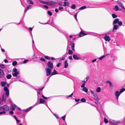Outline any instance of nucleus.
Here are the masks:
<instances>
[{"label":"nucleus","instance_id":"57","mask_svg":"<svg viewBox=\"0 0 125 125\" xmlns=\"http://www.w3.org/2000/svg\"><path fill=\"white\" fill-rule=\"evenodd\" d=\"M6 113V112L5 111H2L1 112H0V114H4Z\"/></svg>","mask_w":125,"mask_h":125},{"label":"nucleus","instance_id":"46","mask_svg":"<svg viewBox=\"0 0 125 125\" xmlns=\"http://www.w3.org/2000/svg\"><path fill=\"white\" fill-rule=\"evenodd\" d=\"M45 58L46 59H47V60H49L50 59V58L48 56H45Z\"/></svg>","mask_w":125,"mask_h":125},{"label":"nucleus","instance_id":"23","mask_svg":"<svg viewBox=\"0 0 125 125\" xmlns=\"http://www.w3.org/2000/svg\"><path fill=\"white\" fill-rule=\"evenodd\" d=\"M40 102L39 103L40 104H42L44 102H46L42 98H41L40 99Z\"/></svg>","mask_w":125,"mask_h":125},{"label":"nucleus","instance_id":"35","mask_svg":"<svg viewBox=\"0 0 125 125\" xmlns=\"http://www.w3.org/2000/svg\"><path fill=\"white\" fill-rule=\"evenodd\" d=\"M32 6L31 5H29V6L27 7L26 8L27 10H28L29 9H30L31 8V7Z\"/></svg>","mask_w":125,"mask_h":125},{"label":"nucleus","instance_id":"64","mask_svg":"<svg viewBox=\"0 0 125 125\" xmlns=\"http://www.w3.org/2000/svg\"><path fill=\"white\" fill-rule=\"evenodd\" d=\"M55 12H58V10L57 9H55Z\"/></svg>","mask_w":125,"mask_h":125},{"label":"nucleus","instance_id":"27","mask_svg":"<svg viewBox=\"0 0 125 125\" xmlns=\"http://www.w3.org/2000/svg\"><path fill=\"white\" fill-rule=\"evenodd\" d=\"M83 90L85 92H87L88 91V88L86 87H84L83 88Z\"/></svg>","mask_w":125,"mask_h":125},{"label":"nucleus","instance_id":"42","mask_svg":"<svg viewBox=\"0 0 125 125\" xmlns=\"http://www.w3.org/2000/svg\"><path fill=\"white\" fill-rule=\"evenodd\" d=\"M14 117L15 118V119L16 121H17V123H19V122L20 120H18L17 119L16 116H14Z\"/></svg>","mask_w":125,"mask_h":125},{"label":"nucleus","instance_id":"28","mask_svg":"<svg viewBox=\"0 0 125 125\" xmlns=\"http://www.w3.org/2000/svg\"><path fill=\"white\" fill-rule=\"evenodd\" d=\"M17 62L16 61H14L12 62V65L14 66H15L17 64Z\"/></svg>","mask_w":125,"mask_h":125},{"label":"nucleus","instance_id":"30","mask_svg":"<svg viewBox=\"0 0 125 125\" xmlns=\"http://www.w3.org/2000/svg\"><path fill=\"white\" fill-rule=\"evenodd\" d=\"M114 10L116 11H117L118 10V7L117 5H115L114 7Z\"/></svg>","mask_w":125,"mask_h":125},{"label":"nucleus","instance_id":"4","mask_svg":"<svg viewBox=\"0 0 125 125\" xmlns=\"http://www.w3.org/2000/svg\"><path fill=\"white\" fill-rule=\"evenodd\" d=\"M47 66L48 68L50 69H52L53 68V65L51 61H49L47 63Z\"/></svg>","mask_w":125,"mask_h":125},{"label":"nucleus","instance_id":"43","mask_svg":"<svg viewBox=\"0 0 125 125\" xmlns=\"http://www.w3.org/2000/svg\"><path fill=\"white\" fill-rule=\"evenodd\" d=\"M40 60L44 62H45L46 61L45 59L44 58H41L40 59Z\"/></svg>","mask_w":125,"mask_h":125},{"label":"nucleus","instance_id":"15","mask_svg":"<svg viewBox=\"0 0 125 125\" xmlns=\"http://www.w3.org/2000/svg\"><path fill=\"white\" fill-rule=\"evenodd\" d=\"M119 21V19L118 18H116L114 21L113 22V24H114L118 23V21Z\"/></svg>","mask_w":125,"mask_h":125},{"label":"nucleus","instance_id":"29","mask_svg":"<svg viewBox=\"0 0 125 125\" xmlns=\"http://www.w3.org/2000/svg\"><path fill=\"white\" fill-rule=\"evenodd\" d=\"M0 67L2 69H4L6 68V66L4 64H1L0 65Z\"/></svg>","mask_w":125,"mask_h":125},{"label":"nucleus","instance_id":"38","mask_svg":"<svg viewBox=\"0 0 125 125\" xmlns=\"http://www.w3.org/2000/svg\"><path fill=\"white\" fill-rule=\"evenodd\" d=\"M48 14L50 16H51L52 15V13L50 11H48L47 12Z\"/></svg>","mask_w":125,"mask_h":125},{"label":"nucleus","instance_id":"39","mask_svg":"<svg viewBox=\"0 0 125 125\" xmlns=\"http://www.w3.org/2000/svg\"><path fill=\"white\" fill-rule=\"evenodd\" d=\"M125 90V88H123L120 90V92L121 93L124 92Z\"/></svg>","mask_w":125,"mask_h":125},{"label":"nucleus","instance_id":"6","mask_svg":"<svg viewBox=\"0 0 125 125\" xmlns=\"http://www.w3.org/2000/svg\"><path fill=\"white\" fill-rule=\"evenodd\" d=\"M4 76V74L3 71L0 69V78H3Z\"/></svg>","mask_w":125,"mask_h":125},{"label":"nucleus","instance_id":"3","mask_svg":"<svg viewBox=\"0 0 125 125\" xmlns=\"http://www.w3.org/2000/svg\"><path fill=\"white\" fill-rule=\"evenodd\" d=\"M45 70L46 72V75L47 76L51 75V69L46 68H45Z\"/></svg>","mask_w":125,"mask_h":125},{"label":"nucleus","instance_id":"53","mask_svg":"<svg viewBox=\"0 0 125 125\" xmlns=\"http://www.w3.org/2000/svg\"><path fill=\"white\" fill-rule=\"evenodd\" d=\"M40 2L41 3L44 4H46V3L47 2L44 1H40Z\"/></svg>","mask_w":125,"mask_h":125},{"label":"nucleus","instance_id":"37","mask_svg":"<svg viewBox=\"0 0 125 125\" xmlns=\"http://www.w3.org/2000/svg\"><path fill=\"white\" fill-rule=\"evenodd\" d=\"M71 8L73 9H75L76 8L75 5L74 4H73Z\"/></svg>","mask_w":125,"mask_h":125},{"label":"nucleus","instance_id":"16","mask_svg":"<svg viewBox=\"0 0 125 125\" xmlns=\"http://www.w3.org/2000/svg\"><path fill=\"white\" fill-rule=\"evenodd\" d=\"M57 74H58V73L57 72L55 69H54L53 71V72L51 73V75L50 76H51L52 75Z\"/></svg>","mask_w":125,"mask_h":125},{"label":"nucleus","instance_id":"51","mask_svg":"<svg viewBox=\"0 0 125 125\" xmlns=\"http://www.w3.org/2000/svg\"><path fill=\"white\" fill-rule=\"evenodd\" d=\"M69 59L70 60H73L72 57V56H70L69 57H68Z\"/></svg>","mask_w":125,"mask_h":125},{"label":"nucleus","instance_id":"58","mask_svg":"<svg viewBox=\"0 0 125 125\" xmlns=\"http://www.w3.org/2000/svg\"><path fill=\"white\" fill-rule=\"evenodd\" d=\"M11 108H12V110H15V108L14 107V106H13V105H12V106Z\"/></svg>","mask_w":125,"mask_h":125},{"label":"nucleus","instance_id":"40","mask_svg":"<svg viewBox=\"0 0 125 125\" xmlns=\"http://www.w3.org/2000/svg\"><path fill=\"white\" fill-rule=\"evenodd\" d=\"M104 121L105 124L108 123V121L107 120V119L105 118H104Z\"/></svg>","mask_w":125,"mask_h":125},{"label":"nucleus","instance_id":"8","mask_svg":"<svg viewBox=\"0 0 125 125\" xmlns=\"http://www.w3.org/2000/svg\"><path fill=\"white\" fill-rule=\"evenodd\" d=\"M104 39L106 41H108V42H109L111 40L109 36L106 35H105Z\"/></svg>","mask_w":125,"mask_h":125},{"label":"nucleus","instance_id":"45","mask_svg":"<svg viewBox=\"0 0 125 125\" xmlns=\"http://www.w3.org/2000/svg\"><path fill=\"white\" fill-rule=\"evenodd\" d=\"M105 56V55H103V56H101V57H100L99 58V59L100 60H102L103 58Z\"/></svg>","mask_w":125,"mask_h":125},{"label":"nucleus","instance_id":"62","mask_svg":"<svg viewBox=\"0 0 125 125\" xmlns=\"http://www.w3.org/2000/svg\"><path fill=\"white\" fill-rule=\"evenodd\" d=\"M28 61V60H24L23 62V63H25Z\"/></svg>","mask_w":125,"mask_h":125},{"label":"nucleus","instance_id":"52","mask_svg":"<svg viewBox=\"0 0 125 125\" xmlns=\"http://www.w3.org/2000/svg\"><path fill=\"white\" fill-rule=\"evenodd\" d=\"M42 97L44 99H46L47 98V97H45L43 95H42Z\"/></svg>","mask_w":125,"mask_h":125},{"label":"nucleus","instance_id":"14","mask_svg":"<svg viewBox=\"0 0 125 125\" xmlns=\"http://www.w3.org/2000/svg\"><path fill=\"white\" fill-rule=\"evenodd\" d=\"M73 58L76 60H79V58L78 57V56L75 54H74L73 55Z\"/></svg>","mask_w":125,"mask_h":125},{"label":"nucleus","instance_id":"22","mask_svg":"<svg viewBox=\"0 0 125 125\" xmlns=\"http://www.w3.org/2000/svg\"><path fill=\"white\" fill-rule=\"evenodd\" d=\"M32 108V107H31L27 108L26 109L24 110V111L25 112H27L30 111Z\"/></svg>","mask_w":125,"mask_h":125},{"label":"nucleus","instance_id":"17","mask_svg":"<svg viewBox=\"0 0 125 125\" xmlns=\"http://www.w3.org/2000/svg\"><path fill=\"white\" fill-rule=\"evenodd\" d=\"M64 67L65 68H67L68 67V63L67 62V60H65L64 62Z\"/></svg>","mask_w":125,"mask_h":125},{"label":"nucleus","instance_id":"31","mask_svg":"<svg viewBox=\"0 0 125 125\" xmlns=\"http://www.w3.org/2000/svg\"><path fill=\"white\" fill-rule=\"evenodd\" d=\"M86 8V7L85 6H83L81 7L79 9V10H82Z\"/></svg>","mask_w":125,"mask_h":125},{"label":"nucleus","instance_id":"2","mask_svg":"<svg viewBox=\"0 0 125 125\" xmlns=\"http://www.w3.org/2000/svg\"><path fill=\"white\" fill-rule=\"evenodd\" d=\"M110 121L112 124L114 125H117L118 124L121 123V122L119 121H115L113 120H111Z\"/></svg>","mask_w":125,"mask_h":125},{"label":"nucleus","instance_id":"59","mask_svg":"<svg viewBox=\"0 0 125 125\" xmlns=\"http://www.w3.org/2000/svg\"><path fill=\"white\" fill-rule=\"evenodd\" d=\"M85 84L84 83H83L82 85L81 86V87L82 88H84L85 87Z\"/></svg>","mask_w":125,"mask_h":125},{"label":"nucleus","instance_id":"47","mask_svg":"<svg viewBox=\"0 0 125 125\" xmlns=\"http://www.w3.org/2000/svg\"><path fill=\"white\" fill-rule=\"evenodd\" d=\"M17 70L16 68H14L13 69V72H17Z\"/></svg>","mask_w":125,"mask_h":125},{"label":"nucleus","instance_id":"1","mask_svg":"<svg viewBox=\"0 0 125 125\" xmlns=\"http://www.w3.org/2000/svg\"><path fill=\"white\" fill-rule=\"evenodd\" d=\"M9 110V107L6 105H4L0 107V111L3 110V111H6Z\"/></svg>","mask_w":125,"mask_h":125},{"label":"nucleus","instance_id":"5","mask_svg":"<svg viewBox=\"0 0 125 125\" xmlns=\"http://www.w3.org/2000/svg\"><path fill=\"white\" fill-rule=\"evenodd\" d=\"M4 91L6 92V96L7 97H8L9 95V90L8 89L7 87L5 86L4 87Z\"/></svg>","mask_w":125,"mask_h":125},{"label":"nucleus","instance_id":"11","mask_svg":"<svg viewBox=\"0 0 125 125\" xmlns=\"http://www.w3.org/2000/svg\"><path fill=\"white\" fill-rule=\"evenodd\" d=\"M119 27V26L117 25H114V28L113 30V31H114V30H116Z\"/></svg>","mask_w":125,"mask_h":125},{"label":"nucleus","instance_id":"10","mask_svg":"<svg viewBox=\"0 0 125 125\" xmlns=\"http://www.w3.org/2000/svg\"><path fill=\"white\" fill-rule=\"evenodd\" d=\"M70 45L71 46V48L72 49L73 51H75L74 47H75V43H72L71 42L70 43Z\"/></svg>","mask_w":125,"mask_h":125},{"label":"nucleus","instance_id":"19","mask_svg":"<svg viewBox=\"0 0 125 125\" xmlns=\"http://www.w3.org/2000/svg\"><path fill=\"white\" fill-rule=\"evenodd\" d=\"M19 74V71H17V72H14L13 73H12V75L14 77L16 76L17 75Z\"/></svg>","mask_w":125,"mask_h":125},{"label":"nucleus","instance_id":"26","mask_svg":"<svg viewBox=\"0 0 125 125\" xmlns=\"http://www.w3.org/2000/svg\"><path fill=\"white\" fill-rule=\"evenodd\" d=\"M12 76L10 74H8L6 76L7 78L8 79H11Z\"/></svg>","mask_w":125,"mask_h":125},{"label":"nucleus","instance_id":"12","mask_svg":"<svg viewBox=\"0 0 125 125\" xmlns=\"http://www.w3.org/2000/svg\"><path fill=\"white\" fill-rule=\"evenodd\" d=\"M69 2L68 1H64V4L63 6H68L69 5Z\"/></svg>","mask_w":125,"mask_h":125},{"label":"nucleus","instance_id":"34","mask_svg":"<svg viewBox=\"0 0 125 125\" xmlns=\"http://www.w3.org/2000/svg\"><path fill=\"white\" fill-rule=\"evenodd\" d=\"M1 85L2 86H4L5 85V82H2L1 83Z\"/></svg>","mask_w":125,"mask_h":125},{"label":"nucleus","instance_id":"54","mask_svg":"<svg viewBox=\"0 0 125 125\" xmlns=\"http://www.w3.org/2000/svg\"><path fill=\"white\" fill-rule=\"evenodd\" d=\"M63 9V8L62 7H59L58 9L59 10H61Z\"/></svg>","mask_w":125,"mask_h":125},{"label":"nucleus","instance_id":"49","mask_svg":"<svg viewBox=\"0 0 125 125\" xmlns=\"http://www.w3.org/2000/svg\"><path fill=\"white\" fill-rule=\"evenodd\" d=\"M43 7L46 9H48L49 8L46 5H43Z\"/></svg>","mask_w":125,"mask_h":125},{"label":"nucleus","instance_id":"63","mask_svg":"<svg viewBox=\"0 0 125 125\" xmlns=\"http://www.w3.org/2000/svg\"><path fill=\"white\" fill-rule=\"evenodd\" d=\"M4 62L5 63H7L8 62V61L6 59H5L4 60Z\"/></svg>","mask_w":125,"mask_h":125},{"label":"nucleus","instance_id":"25","mask_svg":"<svg viewBox=\"0 0 125 125\" xmlns=\"http://www.w3.org/2000/svg\"><path fill=\"white\" fill-rule=\"evenodd\" d=\"M96 91L97 92H101V88L100 87H98L96 89Z\"/></svg>","mask_w":125,"mask_h":125},{"label":"nucleus","instance_id":"60","mask_svg":"<svg viewBox=\"0 0 125 125\" xmlns=\"http://www.w3.org/2000/svg\"><path fill=\"white\" fill-rule=\"evenodd\" d=\"M77 13H76L74 15V17L75 19L77 18Z\"/></svg>","mask_w":125,"mask_h":125},{"label":"nucleus","instance_id":"7","mask_svg":"<svg viewBox=\"0 0 125 125\" xmlns=\"http://www.w3.org/2000/svg\"><path fill=\"white\" fill-rule=\"evenodd\" d=\"M117 4L122 8L123 9L125 10V8L124 6V5L123 3L121 2L118 1L117 2Z\"/></svg>","mask_w":125,"mask_h":125},{"label":"nucleus","instance_id":"18","mask_svg":"<svg viewBox=\"0 0 125 125\" xmlns=\"http://www.w3.org/2000/svg\"><path fill=\"white\" fill-rule=\"evenodd\" d=\"M106 83L109 84V85L111 87H113V85L112 83L111 82L109 81H107L106 82Z\"/></svg>","mask_w":125,"mask_h":125},{"label":"nucleus","instance_id":"9","mask_svg":"<svg viewBox=\"0 0 125 125\" xmlns=\"http://www.w3.org/2000/svg\"><path fill=\"white\" fill-rule=\"evenodd\" d=\"M87 35L86 34H85L84 32H83V31H81L79 33V37H81L82 36H83L84 35Z\"/></svg>","mask_w":125,"mask_h":125},{"label":"nucleus","instance_id":"56","mask_svg":"<svg viewBox=\"0 0 125 125\" xmlns=\"http://www.w3.org/2000/svg\"><path fill=\"white\" fill-rule=\"evenodd\" d=\"M44 86L41 88H40L39 89V90H40V91H41V90H42L43 88H44Z\"/></svg>","mask_w":125,"mask_h":125},{"label":"nucleus","instance_id":"32","mask_svg":"<svg viewBox=\"0 0 125 125\" xmlns=\"http://www.w3.org/2000/svg\"><path fill=\"white\" fill-rule=\"evenodd\" d=\"M112 16L114 18H116L117 17V16L115 14H112Z\"/></svg>","mask_w":125,"mask_h":125},{"label":"nucleus","instance_id":"50","mask_svg":"<svg viewBox=\"0 0 125 125\" xmlns=\"http://www.w3.org/2000/svg\"><path fill=\"white\" fill-rule=\"evenodd\" d=\"M61 63L60 62L58 63L56 65V66L57 67H59L61 65Z\"/></svg>","mask_w":125,"mask_h":125},{"label":"nucleus","instance_id":"55","mask_svg":"<svg viewBox=\"0 0 125 125\" xmlns=\"http://www.w3.org/2000/svg\"><path fill=\"white\" fill-rule=\"evenodd\" d=\"M9 113L11 115H12L13 114V112L12 111H10L9 112Z\"/></svg>","mask_w":125,"mask_h":125},{"label":"nucleus","instance_id":"61","mask_svg":"<svg viewBox=\"0 0 125 125\" xmlns=\"http://www.w3.org/2000/svg\"><path fill=\"white\" fill-rule=\"evenodd\" d=\"M75 100L76 102H78L80 100V99H75Z\"/></svg>","mask_w":125,"mask_h":125},{"label":"nucleus","instance_id":"20","mask_svg":"<svg viewBox=\"0 0 125 125\" xmlns=\"http://www.w3.org/2000/svg\"><path fill=\"white\" fill-rule=\"evenodd\" d=\"M121 94L120 92L118 91H117L115 93V95L116 96H119Z\"/></svg>","mask_w":125,"mask_h":125},{"label":"nucleus","instance_id":"41","mask_svg":"<svg viewBox=\"0 0 125 125\" xmlns=\"http://www.w3.org/2000/svg\"><path fill=\"white\" fill-rule=\"evenodd\" d=\"M73 93H72L71 95H69L67 96L66 97L67 98H68L69 97H71L73 96Z\"/></svg>","mask_w":125,"mask_h":125},{"label":"nucleus","instance_id":"44","mask_svg":"<svg viewBox=\"0 0 125 125\" xmlns=\"http://www.w3.org/2000/svg\"><path fill=\"white\" fill-rule=\"evenodd\" d=\"M118 24L119 25V26H121L122 25V23L121 21H118Z\"/></svg>","mask_w":125,"mask_h":125},{"label":"nucleus","instance_id":"36","mask_svg":"<svg viewBox=\"0 0 125 125\" xmlns=\"http://www.w3.org/2000/svg\"><path fill=\"white\" fill-rule=\"evenodd\" d=\"M68 53L70 54H73V52L71 50H69L68 52Z\"/></svg>","mask_w":125,"mask_h":125},{"label":"nucleus","instance_id":"24","mask_svg":"<svg viewBox=\"0 0 125 125\" xmlns=\"http://www.w3.org/2000/svg\"><path fill=\"white\" fill-rule=\"evenodd\" d=\"M27 2H28V4H34L32 0H27Z\"/></svg>","mask_w":125,"mask_h":125},{"label":"nucleus","instance_id":"21","mask_svg":"<svg viewBox=\"0 0 125 125\" xmlns=\"http://www.w3.org/2000/svg\"><path fill=\"white\" fill-rule=\"evenodd\" d=\"M6 100V97L5 94H3L2 96V101L4 102Z\"/></svg>","mask_w":125,"mask_h":125},{"label":"nucleus","instance_id":"13","mask_svg":"<svg viewBox=\"0 0 125 125\" xmlns=\"http://www.w3.org/2000/svg\"><path fill=\"white\" fill-rule=\"evenodd\" d=\"M93 96L94 97V98L96 100V101L98 102L99 101V99L98 98V96L96 94H94Z\"/></svg>","mask_w":125,"mask_h":125},{"label":"nucleus","instance_id":"48","mask_svg":"<svg viewBox=\"0 0 125 125\" xmlns=\"http://www.w3.org/2000/svg\"><path fill=\"white\" fill-rule=\"evenodd\" d=\"M65 117L66 116L65 115H64V116H62V118L63 120H65Z\"/></svg>","mask_w":125,"mask_h":125},{"label":"nucleus","instance_id":"33","mask_svg":"<svg viewBox=\"0 0 125 125\" xmlns=\"http://www.w3.org/2000/svg\"><path fill=\"white\" fill-rule=\"evenodd\" d=\"M86 100L84 98H82L81 99V101L82 102H85Z\"/></svg>","mask_w":125,"mask_h":125}]
</instances>
